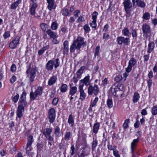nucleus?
<instances>
[{"label":"nucleus","instance_id":"nucleus-1","mask_svg":"<svg viewBox=\"0 0 157 157\" xmlns=\"http://www.w3.org/2000/svg\"><path fill=\"white\" fill-rule=\"evenodd\" d=\"M26 94L25 92H23L21 96L19 101V105L17 110L16 112V114L17 117L21 118L23 115L22 113L24 111V107L27 105V102L26 101Z\"/></svg>","mask_w":157,"mask_h":157},{"label":"nucleus","instance_id":"nucleus-2","mask_svg":"<svg viewBox=\"0 0 157 157\" xmlns=\"http://www.w3.org/2000/svg\"><path fill=\"white\" fill-rule=\"evenodd\" d=\"M84 44V38L80 36H78L77 38L73 41L71 45L70 48V52L73 53L75 50H80L82 46Z\"/></svg>","mask_w":157,"mask_h":157},{"label":"nucleus","instance_id":"nucleus-3","mask_svg":"<svg viewBox=\"0 0 157 157\" xmlns=\"http://www.w3.org/2000/svg\"><path fill=\"white\" fill-rule=\"evenodd\" d=\"M59 61L58 59H56L54 60H51L48 61L45 66L46 69L48 71H52L53 68L54 66L55 68H56L59 65Z\"/></svg>","mask_w":157,"mask_h":157},{"label":"nucleus","instance_id":"nucleus-4","mask_svg":"<svg viewBox=\"0 0 157 157\" xmlns=\"http://www.w3.org/2000/svg\"><path fill=\"white\" fill-rule=\"evenodd\" d=\"M124 9L126 12L125 16L127 17H129L131 15L132 4L130 0H125L123 2Z\"/></svg>","mask_w":157,"mask_h":157},{"label":"nucleus","instance_id":"nucleus-5","mask_svg":"<svg viewBox=\"0 0 157 157\" xmlns=\"http://www.w3.org/2000/svg\"><path fill=\"white\" fill-rule=\"evenodd\" d=\"M110 92L114 96L121 97L123 93V91L119 88L117 84H114L111 88Z\"/></svg>","mask_w":157,"mask_h":157},{"label":"nucleus","instance_id":"nucleus-6","mask_svg":"<svg viewBox=\"0 0 157 157\" xmlns=\"http://www.w3.org/2000/svg\"><path fill=\"white\" fill-rule=\"evenodd\" d=\"M99 91V88L98 86L94 84V86L91 85H89L88 88V93L89 95H92L93 94L97 95Z\"/></svg>","mask_w":157,"mask_h":157},{"label":"nucleus","instance_id":"nucleus-7","mask_svg":"<svg viewBox=\"0 0 157 157\" xmlns=\"http://www.w3.org/2000/svg\"><path fill=\"white\" fill-rule=\"evenodd\" d=\"M142 30L144 35L146 38L151 36L152 33L150 26L148 24H144L142 26Z\"/></svg>","mask_w":157,"mask_h":157},{"label":"nucleus","instance_id":"nucleus-8","mask_svg":"<svg viewBox=\"0 0 157 157\" xmlns=\"http://www.w3.org/2000/svg\"><path fill=\"white\" fill-rule=\"evenodd\" d=\"M27 76L29 77V81L32 82L36 76V71L33 68L29 67L26 71Z\"/></svg>","mask_w":157,"mask_h":157},{"label":"nucleus","instance_id":"nucleus-9","mask_svg":"<svg viewBox=\"0 0 157 157\" xmlns=\"http://www.w3.org/2000/svg\"><path fill=\"white\" fill-rule=\"evenodd\" d=\"M33 136L32 135H29L28 138L27 140V143L25 148L26 153V154H29V152L31 151L32 148V144L33 142Z\"/></svg>","mask_w":157,"mask_h":157},{"label":"nucleus","instance_id":"nucleus-10","mask_svg":"<svg viewBox=\"0 0 157 157\" xmlns=\"http://www.w3.org/2000/svg\"><path fill=\"white\" fill-rule=\"evenodd\" d=\"M56 112V110L53 108H51L48 110V118L49 119V121L51 123H53L55 120Z\"/></svg>","mask_w":157,"mask_h":157},{"label":"nucleus","instance_id":"nucleus-11","mask_svg":"<svg viewBox=\"0 0 157 157\" xmlns=\"http://www.w3.org/2000/svg\"><path fill=\"white\" fill-rule=\"evenodd\" d=\"M117 44L119 45H121L123 43L124 44L128 45L130 42V39L129 37L124 38L123 36H121L117 38Z\"/></svg>","mask_w":157,"mask_h":157},{"label":"nucleus","instance_id":"nucleus-12","mask_svg":"<svg viewBox=\"0 0 157 157\" xmlns=\"http://www.w3.org/2000/svg\"><path fill=\"white\" fill-rule=\"evenodd\" d=\"M90 76L89 75L85 77L84 79H81L80 81V83L79 86H81L83 87L84 85L86 86L90 85Z\"/></svg>","mask_w":157,"mask_h":157},{"label":"nucleus","instance_id":"nucleus-13","mask_svg":"<svg viewBox=\"0 0 157 157\" xmlns=\"http://www.w3.org/2000/svg\"><path fill=\"white\" fill-rule=\"evenodd\" d=\"M136 63V59L132 58L129 60L128 62V66L127 68H126V71L128 73H129L132 70V67L134 66Z\"/></svg>","mask_w":157,"mask_h":157},{"label":"nucleus","instance_id":"nucleus-14","mask_svg":"<svg viewBox=\"0 0 157 157\" xmlns=\"http://www.w3.org/2000/svg\"><path fill=\"white\" fill-rule=\"evenodd\" d=\"M20 37L17 36L15 39L13 40L10 44L9 47L11 48H14L19 44Z\"/></svg>","mask_w":157,"mask_h":157},{"label":"nucleus","instance_id":"nucleus-15","mask_svg":"<svg viewBox=\"0 0 157 157\" xmlns=\"http://www.w3.org/2000/svg\"><path fill=\"white\" fill-rule=\"evenodd\" d=\"M140 139L139 138L133 140L131 143V152L132 153L136 148L138 142L139 141Z\"/></svg>","mask_w":157,"mask_h":157},{"label":"nucleus","instance_id":"nucleus-16","mask_svg":"<svg viewBox=\"0 0 157 157\" xmlns=\"http://www.w3.org/2000/svg\"><path fill=\"white\" fill-rule=\"evenodd\" d=\"M132 1L133 6L135 3L138 6L141 8L144 7L146 5L145 2L141 0H132Z\"/></svg>","mask_w":157,"mask_h":157},{"label":"nucleus","instance_id":"nucleus-17","mask_svg":"<svg viewBox=\"0 0 157 157\" xmlns=\"http://www.w3.org/2000/svg\"><path fill=\"white\" fill-rule=\"evenodd\" d=\"M47 2L48 4V8L50 11L55 9L56 6L54 0H47Z\"/></svg>","mask_w":157,"mask_h":157},{"label":"nucleus","instance_id":"nucleus-18","mask_svg":"<svg viewBox=\"0 0 157 157\" xmlns=\"http://www.w3.org/2000/svg\"><path fill=\"white\" fill-rule=\"evenodd\" d=\"M78 89L80 92V99L81 100L83 101L86 98V94L84 92L82 86H79Z\"/></svg>","mask_w":157,"mask_h":157},{"label":"nucleus","instance_id":"nucleus-19","mask_svg":"<svg viewBox=\"0 0 157 157\" xmlns=\"http://www.w3.org/2000/svg\"><path fill=\"white\" fill-rule=\"evenodd\" d=\"M46 33L49 36L50 38H57L58 36L56 33L53 32L51 29H48L46 31Z\"/></svg>","mask_w":157,"mask_h":157},{"label":"nucleus","instance_id":"nucleus-20","mask_svg":"<svg viewBox=\"0 0 157 157\" xmlns=\"http://www.w3.org/2000/svg\"><path fill=\"white\" fill-rule=\"evenodd\" d=\"M68 42L67 40H65L63 43V53L64 54H67L69 51Z\"/></svg>","mask_w":157,"mask_h":157},{"label":"nucleus","instance_id":"nucleus-21","mask_svg":"<svg viewBox=\"0 0 157 157\" xmlns=\"http://www.w3.org/2000/svg\"><path fill=\"white\" fill-rule=\"evenodd\" d=\"M77 92V88L75 86H70V91L69 94L71 96H73Z\"/></svg>","mask_w":157,"mask_h":157},{"label":"nucleus","instance_id":"nucleus-22","mask_svg":"<svg viewBox=\"0 0 157 157\" xmlns=\"http://www.w3.org/2000/svg\"><path fill=\"white\" fill-rule=\"evenodd\" d=\"M155 48V43L153 41L150 42L148 44L147 52L148 53H151L154 50Z\"/></svg>","mask_w":157,"mask_h":157},{"label":"nucleus","instance_id":"nucleus-23","mask_svg":"<svg viewBox=\"0 0 157 157\" xmlns=\"http://www.w3.org/2000/svg\"><path fill=\"white\" fill-rule=\"evenodd\" d=\"M57 79V78L56 76H53L51 77L48 80V85L49 86H52L54 84Z\"/></svg>","mask_w":157,"mask_h":157},{"label":"nucleus","instance_id":"nucleus-24","mask_svg":"<svg viewBox=\"0 0 157 157\" xmlns=\"http://www.w3.org/2000/svg\"><path fill=\"white\" fill-rule=\"evenodd\" d=\"M52 132V128H46L43 130L42 133L45 136L47 135L51 134Z\"/></svg>","mask_w":157,"mask_h":157},{"label":"nucleus","instance_id":"nucleus-25","mask_svg":"<svg viewBox=\"0 0 157 157\" xmlns=\"http://www.w3.org/2000/svg\"><path fill=\"white\" fill-rule=\"evenodd\" d=\"M61 131L59 127L58 126H56L54 128V134L56 137H58L61 136Z\"/></svg>","mask_w":157,"mask_h":157},{"label":"nucleus","instance_id":"nucleus-26","mask_svg":"<svg viewBox=\"0 0 157 157\" xmlns=\"http://www.w3.org/2000/svg\"><path fill=\"white\" fill-rule=\"evenodd\" d=\"M37 7V5L36 3H33L30 9V13L32 15H34L35 13V10Z\"/></svg>","mask_w":157,"mask_h":157},{"label":"nucleus","instance_id":"nucleus-27","mask_svg":"<svg viewBox=\"0 0 157 157\" xmlns=\"http://www.w3.org/2000/svg\"><path fill=\"white\" fill-rule=\"evenodd\" d=\"M68 122L71 127H72L73 126L74 124V119L72 114H70L69 116Z\"/></svg>","mask_w":157,"mask_h":157},{"label":"nucleus","instance_id":"nucleus-28","mask_svg":"<svg viewBox=\"0 0 157 157\" xmlns=\"http://www.w3.org/2000/svg\"><path fill=\"white\" fill-rule=\"evenodd\" d=\"M49 48V45H47L43 47L40 49L39 50L38 52V53L39 56L42 55L44 52L45 51L48 49Z\"/></svg>","mask_w":157,"mask_h":157},{"label":"nucleus","instance_id":"nucleus-29","mask_svg":"<svg viewBox=\"0 0 157 157\" xmlns=\"http://www.w3.org/2000/svg\"><path fill=\"white\" fill-rule=\"evenodd\" d=\"M122 34L125 36L129 37L131 35V33L129 32V30L126 27H125L122 30Z\"/></svg>","mask_w":157,"mask_h":157},{"label":"nucleus","instance_id":"nucleus-30","mask_svg":"<svg viewBox=\"0 0 157 157\" xmlns=\"http://www.w3.org/2000/svg\"><path fill=\"white\" fill-rule=\"evenodd\" d=\"M21 0H17L16 2L12 4L11 5V9L12 10L16 9L18 5L21 3Z\"/></svg>","mask_w":157,"mask_h":157},{"label":"nucleus","instance_id":"nucleus-31","mask_svg":"<svg viewBox=\"0 0 157 157\" xmlns=\"http://www.w3.org/2000/svg\"><path fill=\"white\" fill-rule=\"evenodd\" d=\"M68 86L66 84H62L61 86L60 91L62 93L65 92L67 90Z\"/></svg>","mask_w":157,"mask_h":157},{"label":"nucleus","instance_id":"nucleus-32","mask_svg":"<svg viewBox=\"0 0 157 157\" xmlns=\"http://www.w3.org/2000/svg\"><path fill=\"white\" fill-rule=\"evenodd\" d=\"M100 126V124L98 123H95L93 126V132L95 134L97 133L98 132V130L99 129Z\"/></svg>","mask_w":157,"mask_h":157},{"label":"nucleus","instance_id":"nucleus-33","mask_svg":"<svg viewBox=\"0 0 157 157\" xmlns=\"http://www.w3.org/2000/svg\"><path fill=\"white\" fill-rule=\"evenodd\" d=\"M43 88L40 86L38 87L35 92L38 96L40 95L43 92Z\"/></svg>","mask_w":157,"mask_h":157},{"label":"nucleus","instance_id":"nucleus-34","mask_svg":"<svg viewBox=\"0 0 157 157\" xmlns=\"http://www.w3.org/2000/svg\"><path fill=\"white\" fill-rule=\"evenodd\" d=\"M140 98L139 94L137 93H135L133 95V102L134 103L136 102L139 100Z\"/></svg>","mask_w":157,"mask_h":157},{"label":"nucleus","instance_id":"nucleus-35","mask_svg":"<svg viewBox=\"0 0 157 157\" xmlns=\"http://www.w3.org/2000/svg\"><path fill=\"white\" fill-rule=\"evenodd\" d=\"M107 104L109 108H112L113 105L112 99L109 98L107 101Z\"/></svg>","mask_w":157,"mask_h":157},{"label":"nucleus","instance_id":"nucleus-36","mask_svg":"<svg viewBox=\"0 0 157 157\" xmlns=\"http://www.w3.org/2000/svg\"><path fill=\"white\" fill-rule=\"evenodd\" d=\"M84 69V67H81L76 72V75L78 76H81L83 72Z\"/></svg>","mask_w":157,"mask_h":157},{"label":"nucleus","instance_id":"nucleus-37","mask_svg":"<svg viewBox=\"0 0 157 157\" xmlns=\"http://www.w3.org/2000/svg\"><path fill=\"white\" fill-rule=\"evenodd\" d=\"M40 27L43 31H45L48 28V26L45 23H42L40 24Z\"/></svg>","mask_w":157,"mask_h":157},{"label":"nucleus","instance_id":"nucleus-38","mask_svg":"<svg viewBox=\"0 0 157 157\" xmlns=\"http://www.w3.org/2000/svg\"><path fill=\"white\" fill-rule=\"evenodd\" d=\"M151 113L152 115H155L157 114V105L154 106L151 108Z\"/></svg>","mask_w":157,"mask_h":157},{"label":"nucleus","instance_id":"nucleus-39","mask_svg":"<svg viewBox=\"0 0 157 157\" xmlns=\"http://www.w3.org/2000/svg\"><path fill=\"white\" fill-rule=\"evenodd\" d=\"M143 18L145 20H149L150 17V14L148 12H145L143 15Z\"/></svg>","mask_w":157,"mask_h":157},{"label":"nucleus","instance_id":"nucleus-40","mask_svg":"<svg viewBox=\"0 0 157 157\" xmlns=\"http://www.w3.org/2000/svg\"><path fill=\"white\" fill-rule=\"evenodd\" d=\"M71 133L70 132H66L64 135V139L66 141L69 140L70 138Z\"/></svg>","mask_w":157,"mask_h":157},{"label":"nucleus","instance_id":"nucleus-41","mask_svg":"<svg viewBox=\"0 0 157 157\" xmlns=\"http://www.w3.org/2000/svg\"><path fill=\"white\" fill-rule=\"evenodd\" d=\"M51 28L52 30H56L58 28L57 23L55 21L52 22L51 24Z\"/></svg>","mask_w":157,"mask_h":157},{"label":"nucleus","instance_id":"nucleus-42","mask_svg":"<svg viewBox=\"0 0 157 157\" xmlns=\"http://www.w3.org/2000/svg\"><path fill=\"white\" fill-rule=\"evenodd\" d=\"M62 12L63 15L65 16H67L69 14L68 10L66 8H64L62 10Z\"/></svg>","mask_w":157,"mask_h":157},{"label":"nucleus","instance_id":"nucleus-43","mask_svg":"<svg viewBox=\"0 0 157 157\" xmlns=\"http://www.w3.org/2000/svg\"><path fill=\"white\" fill-rule=\"evenodd\" d=\"M98 144V141L97 140L95 139L94 140V138L93 139V140L92 142V150H94L95 149V147H96Z\"/></svg>","mask_w":157,"mask_h":157},{"label":"nucleus","instance_id":"nucleus-44","mask_svg":"<svg viewBox=\"0 0 157 157\" xmlns=\"http://www.w3.org/2000/svg\"><path fill=\"white\" fill-rule=\"evenodd\" d=\"M98 98L97 97H96L93 101L91 103L90 106L92 107L95 106L96 105V104L98 101Z\"/></svg>","mask_w":157,"mask_h":157},{"label":"nucleus","instance_id":"nucleus-45","mask_svg":"<svg viewBox=\"0 0 157 157\" xmlns=\"http://www.w3.org/2000/svg\"><path fill=\"white\" fill-rule=\"evenodd\" d=\"M37 94L35 92H30V96L31 98L33 99V100H34L35 99L36 97L38 96L36 94Z\"/></svg>","mask_w":157,"mask_h":157},{"label":"nucleus","instance_id":"nucleus-46","mask_svg":"<svg viewBox=\"0 0 157 157\" xmlns=\"http://www.w3.org/2000/svg\"><path fill=\"white\" fill-rule=\"evenodd\" d=\"M83 29L85 32L89 33L90 30V27L88 24H86L84 26Z\"/></svg>","mask_w":157,"mask_h":157},{"label":"nucleus","instance_id":"nucleus-47","mask_svg":"<svg viewBox=\"0 0 157 157\" xmlns=\"http://www.w3.org/2000/svg\"><path fill=\"white\" fill-rule=\"evenodd\" d=\"M107 147L109 150H113V151L117 149L116 146L114 145L113 146L109 144H108Z\"/></svg>","mask_w":157,"mask_h":157},{"label":"nucleus","instance_id":"nucleus-48","mask_svg":"<svg viewBox=\"0 0 157 157\" xmlns=\"http://www.w3.org/2000/svg\"><path fill=\"white\" fill-rule=\"evenodd\" d=\"M129 123V120L126 119L125 120L124 123L123 124V127L124 129H126L128 127V124Z\"/></svg>","mask_w":157,"mask_h":157},{"label":"nucleus","instance_id":"nucleus-49","mask_svg":"<svg viewBox=\"0 0 157 157\" xmlns=\"http://www.w3.org/2000/svg\"><path fill=\"white\" fill-rule=\"evenodd\" d=\"M98 15V13L97 12L94 11L93 12L92 14V19L93 20L96 21L97 16Z\"/></svg>","mask_w":157,"mask_h":157},{"label":"nucleus","instance_id":"nucleus-50","mask_svg":"<svg viewBox=\"0 0 157 157\" xmlns=\"http://www.w3.org/2000/svg\"><path fill=\"white\" fill-rule=\"evenodd\" d=\"M70 154L71 156L73 155L75 153V149L74 145H72L71 147Z\"/></svg>","mask_w":157,"mask_h":157},{"label":"nucleus","instance_id":"nucleus-51","mask_svg":"<svg viewBox=\"0 0 157 157\" xmlns=\"http://www.w3.org/2000/svg\"><path fill=\"white\" fill-rule=\"evenodd\" d=\"M90 25L92 28L95 29L97 27L96 21L93 20V21L90 23Z\"/></svg>","mask_w":157,"mask_h":157},{"label":"nucleus","instance_id":"nucleus-52","mask_svg":"<svg viewBox=\"0 0 157 157\" xmlns=\"http://www.w3.org/2000/svg\"><path fill=\"white\" fill-rule=\"evenodd\" d=\"M85 21L84 17L81 15H80L77 20V22L78 23H80V22H82Z\"/></svg>","mask_w":157,"mask_h":157},{"label":"nucleus","instance_id":"nucleus-53","mask_svg":"<svg viewBox=\"0 0 157 157\" xmlns=\"http://www.w3.org/2000/svg\"><path fill=\"white\" fill-rule=\"evenodd\" d=\"M122 79V77L121 75H118L115 77L114 80L116 82H119L121 81Z\"/></svg>","mask_w":157,"mask_h":157},{"label":"nucleus","instance_id":"nucleus-54","mask_svg":"<svg viewBox=\"0 0 157 157\" xmlns=\"http://www.w3.org/2000/svg\"><path fill=\"white\" fill-rule=\"evenodd\" d=\"M132 37L136 39L137 36L136 30L135 29H132Z\"/></svg>","mask_w":157,"mask_h":157},{"label":"nucleus","instance_id":"nucleus-55","mask_svg":"<svg viewBox=\"0 0 157 157\" xmlns=\"http://www.w3.org/2000/svg\"><path fill=\"white\" fill-rule=\"evenodd\" d=\"M46 139L48 140L49 141H53L54 140V138L53 136H52L51 135V134L47 135L46 136H45Z\"/></svg>","mask_w":157,"mask_h":157},{"label":"nucleus","instance_id":"nucleus-56","mask_svg":"<svg viewBox=\"0 0 157 157\" xmlns=\"http://www.w3.org/2000/svg\"><path fill=\"white\" fill-rule=\"evenodd\" d=\"M19 95L18 94H17L16 95H15L13 99V101L14 103H16L17 101L19 98Z\"/></svg>","mask_w":157,"mask_h":157},{"label":"nucleus","instance_id":"nucleus-57","mask_svg":"<svg viewBox=\"0 0 157 157\" xmlns=\"http://www.w3.org/2000/svg\"><path fill=\"white\" fill-rule=\"evenodd\" d=\"M10 36L9 32L8 31L6 32L3 34V37L4 39H6L8 38Z\"/></svg>","mask_w":157,"mask_h":157},{"label":"nucleus","instance_id":"nucleus-58","mask_svg":"<svg viewBox=\"0 0 157 157\" xmlns=\"http://www.w3.org/2000/svg\"><path fill=\"white\" fill-rule=\"evenodd\" d=\"M109 37V34L106 33H103V38L105 41L107 40L108 39Z\"/></svg>","mask_w":157,"mask_h":157},{"label":"nucleus","instance_id":"nucleus-59","mask_svg":"<svg viewBox=\"0 0 157 157\" xmlns=\"http://www.w3.org/2000/svg\"><path fill=\"white\" fill-rule=\"evenodd\" d=\"M113 154L115 157H120V155L118 154V151L116 149L113 151Z\"/></svg>","mask_w":157,"mask_h":157},{"label":"nucleus","instance_id":"nucleus-60","mask_svg":"<svg viewBox=\"0 0 157 157\" xmlns=\"http://www.w3.org/2000/svg\"><path fill=\"white\" fill-rule=\"evenodd\" d=\"M102 85L105 86L108 83V78H105V79L102 81Z\"/></svg>","mask_w":157,"mask_h":157},{"label":"nucleus","instance_id":"nucleus-61","mask_svg":"<svg viewBox=\"0 0 157 157\" xmlns=\"http://www.w3.org/2000/svg\"><path fill=\"white\" fill-rule=\"evenodd\" d=\"M57 38H53V40H52V42L54 44H57L59 43V40H58Z\"/></svg>","mask_w":157,"mask_h":157},{"label":"nucleus","instance_id":"nucleus-62","mask_svg":"<svg viewBox=\"0 0 157 157\" xmlns=\"http://www.w3.org/2000/svg\"><path fill=\"white\" fill-rule=\"evenodd\" d=\"M58 101V98H55L53 99L52 101V104L54 105H56L57 104Z\"/></svg>","mask_w":157,"mask_h":157},{"label":"nucleus","instance_id":"nucleus-63","mask_svg":"<svg viewBox=\"0 0 157 157\" xmlns=\"http://www.w3.org/2000/svg\"><path fill=\"white\" fill-rule=\"evenodd\" d=\"M11 71L13 72L15 71L16 70V65L14 64H12L11 67Z\"/></svg>","mask_w":157,"mask_h":157},{"label":"nucleus","instance_id":"nucleus-64","mask_svg":"<svg viewBox=\"0 0 157 157\" xmlns=\"http://www.w3.org/2000/svg\"><path fill=\"white\" fill-rule=\"evenodd\" d=\"M80 11L79 10H76L74 12V16L75 18L78 16V14L80 13Z\"/></svg>","mask_w":157,"mask_h":157}]
</instances>
